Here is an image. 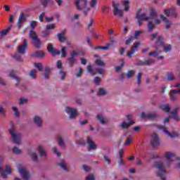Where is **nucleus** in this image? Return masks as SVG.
<instances>
[{
	"mask_svg": "<svg viewBox=\"0 0 180 180\" xmlns=\"http://www.w3.org/2000/svg\"><path fill=\"white\" fill-rule=\"evenodd\" d=\"M129 5H130V0H123L120 4H115V2H112V6L114 8L113 13L115 16L122 18L124 11L127 12V11H129V9L130 8Z\"/></svg>",
	"mask_w": 180,
	"mask_h": 180,
	"instance_id": "nucleus-1",
	"label": "nucleus"
},
{
	"mask_svg": "<svg viewBox=\"0 0 180 180\" xmlns=\"http://www.w3.org/2000/svg\"><path fill=\"white\" fill-rule=\"evenodd\" d=\"M157 18V11L154 8L150 9V17L146 15L145 13L139 14V13L136 14V19L138 20L139 26H141V20H150V19H156Z\"/></svg>",
	"mask_w": 180,
	"mask_h": 180,
	"instance_id": "nucleus-2",
	"label": "nucleus"
},
{
	"mask_svg": "<svg viewBox=\"0 0 180 180\" xmlns=\"http://www.w3.org/2000/svg\"><path fill=\"white\" fill-rule=\"evenodd\" d=\"M154 167L158 169V176H160L162 180H165V174H167V171L165 170V166H164L162 160L155 161L154 162Z\"/></svg>",
	"mask_w": 180,
	"mask_h": 180,
	"instance_id": "nucleus-3",
	"label": "nucleus"
},
{
	"mask_svg": "<svg viewBox=\"0 0 180 180\" xmlns=\"http://www.w3.org/2000/svg\"><path fill=\"white\" fill-rule=\"evenodd\" d=\"M164 158L166 160V167H170L172 165L173 162L176 161L178 157H176V154L174 152L167 151L163 155Z\"/></svg>",
	"mask_w": 180,
	"mask_h": 180,
	"instance_id": "nucleus-4",
	"label": "nucleus"
},
{
	"mask_svg": "<svg viewBox=\"0 0 180 180\" xmlns=\"http://www.w3.org/2000/svg\"><path fill=\"white\" fill-rule=\"evenodd\" d=\"M75 6L78 11H83L84 13L89 11L91 8L88 7V0H75Z\"/></svg>",
	"mask_w": 180,
	"mask_h": 180,
	"instance_id": "nucleus-5",
	"label": "nucleus"
},
{
	"mask_svg": "<svg viewBox=\"0 0 180 180\" xmlns=\"http://www.w3.org/2000/svg\"><path fill=\"white\" fill-rule=\"evenodd\" d=\"M10 134H11V139L13 143L15 144H20V139L22 138V135L15 130V127L13 124H11V128L9 129Z\"/></svg>",
	"mask_w": 180,
	"mask_h": 180,
	"instance_id": "nucleus-6",
	"label": "nucleus"
},
{
	"mask_svg": "<svg viewBox=\"0 0 180 180\" xmlns=\"http://www.w3.org/2000/svg\"><path fill=\"white\" fill-rule=\"evenodd\" d=\"M150 39L152 41H154L155 40V46H157V48L161 47V46H164V38H162V37H161L157 32L151 34L150 36Z\"/></svg>",
	"mask_w": 180,
	"mask_h": 180,
	"instance_id": "nucleus-7",
	"label": "nucleus"
},
{
	"mask_svg": "<svg viewBox=\"0 0 180 180\" xmlns=\"http://www.w3.org/2000/svg\"><path fill=\"white\" fill-rule=\"evenodd\" d=\"M18 171L24 180H29L30 179V173H29V171L25 167V166L20 165L18 167Z\"/></svg>",
	"mask_w": 180,
	"mask_h": 180,
	"instance_id": "nucleus-8",
	"label": "nucleus"
},
{
	"mask_svg": "<svg viewBox=\"0 0 180 180\" xmlns=\"http://www.w3.org/2000/svg\"><path fill=\"white\" fill-rule=\"evenodd\" d=\"M65 112L68 114L70 119H75L77 116H79L78 110L76 108L71 107H66L65 108Z\"/></svg>",
	"mask_w": 180,
	"mask_h": 180,
	"instance_id": "nucleus-9",
	"label": "nucleus"
},
{
	"mask_svg": "<svg viewBox=\"0 0 180 180\" xmlns=\"http://www.w3.org/2000/svg\"><path fill=\"white\" fill-rule=\"evenodd\" d=\"M150 143L153 147H157L160 144V136L157 133L152 134L150 136Z\"/></svg>",
	"mask_w": 180,
	"mask_h": 180,
	"instance_id": "nucleus-10",
	"label": "nucleus"
},
{
	"mask_svg": "<svg viewBox=\"0 0 180 180\" xmlns=\"http://www.w3.org/2000/svg\"><path fill=\"white\" fill-rule=\"evenodd\" d=\"M30 39H32L33 40L36 47L37 49H40V44H41V42L40 41V39L37 37V34L33 30H31L29 34Z\"/></svg>",
	"mask_w": 180,
	"mask_h": 180,
	"instance_id": "nucleus-11",
	"label": "nucleus"
},
{
	"mask_svg": "<svg viewBox=\"0 0 180 180\" xmlns=\"http://www.w3.org/2000/svg\"><path fill=\"white\" fill-rule=\"evenodd\" d=\"M156 127L158 129H160V130H162V131H164V133H165L166 136H168L169 137H171L172 139H175V137H179V134H178L177 132L173 131V132L170 133L169 131H168V130H167L165 129V127H164L161 125H156Z\"/></svg>",
	"mask_w": 180,
	"mask_h": 180,
	"instance_id": "nucleus-12",
	"label": "nucleus"
},
{
	"mask_svg": "<svg viewBox=\"0 0 180 180\" xmlns=\"http://www.w3.org/2000/svg\"><path fill=\"white\" fill-rule=\"evenodd\" d=\"M86 143L88 144V150L89 151H95V150H96V148H98V146L94 141V140L91 138V136L87 137Z\"/></svg>",
	"mask_w": 180,
	"mask_h": 180,
	"instance_id": "nucleus-13",
	"label": "nucleus"
},
{
	"mask_svg": "<svg viewBox=\"0 0 180 180\" xmlns=\"http://www.w3.org/2000/svg\"><path fill=\"white\" fill-rule=\"evenodd\" d=\"M77 56H78V52L76 51H73L72 53H70V57L68 58V61L70 67H72V65L77 64V60L75 59Z\"/></svg>",
	"mask_w": 180,
	"mask_h": 180,
	"instance_id": "nucleus-14",
	"label": "nucleus"
},
{
	"mask_svg": "<svg viewBox=\"0 0 180 180\" xmlns=\"http://www.w3.org/2000/svg\"><path fill=\"white\" fill-rule=\"evenodd\" d=\"M140 42H136L134 44V45L131 48V50H129L127 53V57H128V58H131L133 54H134V53H136V51H137V49L140 47Z\"/></svg>",
	"mask_w": 180,
	"mask_h": 180,
	"instance_id": "nucleus-15",
	"label": "nucleus"
},
{
	"mask_svg": "<svg viewBox=\"0 0 180 180\" xmlns=\"http://www.w3.org/2000/svg\"><path fill=\"white\" fill-rule=\"evenodd\" d=\"M57 139V143H58V146H59V147H60V148H65V139L64 136L61 135V134H58L56 136Z\"/></svg>",
	"mask_w": 180,
	"mask_h": 180,
	"instance_id": "nucleus-16",
	"label": "nucleus"
},
{
	"mask_svg": "<svg viewBox=\"0 0 180 180\" xmlns=\"http://www.w3.org/2000/svg\"><path fill=\"white\" fill-rule=\"evenodd\" d=\"M11 174H12V168L11 166L7 165L6 166L5 171L1 172V176L4 179H6V178H8V175H11Z\"/></svg>",
	"mask_w": 180,
	"mask_h": 180,
	"instance_id": "nucleus-17",
	"label": "nucleus"
},
{
	"mask_svg": "<svg viewBox=\"0 0 180 180\" xmlns=\"http://www.w3.org/2000/svg\"><path fill=\"white\" fill-rule=\"evenodd\" d=\"M161 46H158L157 48V45L155 46V50L149 53V56H153V57H156L157 58H159V59H162L164 58L163 56H160V54H161V50H160V48Z\"/></svg>",
	"mask_w": 180,
	"mask_h": 180,
	"instance_id": "nucleus-18",
	"label": "nucleus"
},
{
	"mask_svg": "<svg viewBox=\"0 0 180 180\" xmlns=\"http://www.w3.org/2000/svg\"><path fill=\"white\" fill-rule=\"evenodd\" d=\"M179 110V106H176L174 109L170 112V116L174 120L179 122V116H178V111Z\"/></svg>",
	"mask_w": 180,
	"mask_h": 180,
	"instance_id": "nucleus-19",
	"label": "nucleus"
},
{
	"mask_svg": "<svg viewBox=\"0 0 180 180\" xmlns=\"http://www.w3.org/2000/svg\"><path fill=\"white\" fill-rule=\"evenodd\" d=\"M27 40L24 39L23 44L18 46V51L20 54H25L26 49H27Z\"/></svg>",
	"mask_w": 180,
	"mask_h": 180,
	"instance_id": "nucleus-20",
	"label": "nucleus"
},
{
	"mask_svg": "<svg viewBox=\"0 0 180 180\" xmlns=\"http://www.w3.org/2000/svg\"><path fill=\"white\" fill-rule=\"evenodd\" d=\"M47 49L48 51H49V53H51V54H53V56H58L61 54V52L60 51L54 49L53 44H49Z\"/></svg>",
	"mask_w": 180,
	"mask_h": 180,
	"instance_id": "nucleus-21",
	"label": "nucleus"
},
{
	"mask_svg": "<svg viewBox=\"0 0 180 180\" xmlns=\"http://www.w3.org/2000/svg\"><path fill=\"white\" fill-rule=\"evenodd\" d=\"M28 155H30V158L33 162H39V155H37V152H36V150H31L28 153Z\"/></svg>",
	"mask_w": 180,
	"mask_h": 180,
	"instance_id": "nucleus-22",
	"label": "nucleus"
},
{
	"mask_svg": "<svg viewBox=\"0 0 180 180\" xmlns=\"http://www.w3.org/2000/svg\"><path fill=\"white\" fill-rule=\"evenodd\" d=\"M33 122L37 127H41L43 126V120L41 118L40 116H34L33 117Z\"/></svg>",
	"mask_w": 180,
	"mask_h": 180,
	"instance_id": "nucleus-23",
	"label": "nucleus"
},
{
	"mask_svg": "<svg viewBox=\"0 0 180 180\" xmlns=\"http://www.w3.org/2000/svg\"><path fill=\"white\" fill-rule=\"evenodd\" d=\"M25 21H26V16L22 13H20L18 18V22L17 24L18 29H20V27H22V25H23V23H25Z\"/></svg>",
	"mask_w": 180,
	"mask_h": 180,
	"instance_id": "nucleus-24",
	"label": "nucleus"
},
{
	"mask_svg": "<svg viewBox=\"0 0 180 180\" xmlns=\"http://www.w3.org/2000/svg\"><path fill=\"white\" fill-rule=\"evenodd\" d=\"M37 150L40 157H42L44 158L47 157V150H46L44 147L39 146H38Z\"/></svg>",
	"mask_w": 180,
	"mask_h": 180,
	"instance_id": "nucleus-25",
	"label": "nucleus"
},
{
	"mask_svg": "<svg viewBox=\"0 0 180 180\" xmlns=\"http://www.w3.org/2000/svg\"><path fill=\"white\" fill-rule=\"evenodd\" d=\"M141 116L143 119H155L157 117V114L155 113H149V114H146L145 112H141Z\"/></svg>",
	"mask_w": 180,
	"mask_h": 180,
	"instance_id": "nucleus-26",
	"label": "nucleus"
},
{
	"mask_svg": "<svg viewBox=\"0 0 180 180\" xmlns=\"http://www.w3.org/2000/svg\"><path fill=\"white\" fill-rule=\"evenodd\" d=\"M164 13L166 16H174V18H176V13H175L174 8L165 10Z\"/></svg>",
	"mask_w": 180,
	"mask_h": 180,
	"instance_id": "nucleus-27",
	"label": "nucleus"
},
{
	"mask_svg": "<svg viewBox=\"0 0 180 180\" xmlns=\"http://www.w3.org/2000/svg\"><path fill=\"white\" fill-rule=\"evenodd\" d=\"M96 117L101 124H105L108 122V118L105 117L102 114L97 115Z\"/></svg>",
	"mask_w": 180,
	"mask_h": 180,
	"instance_id": "nucleus-28",
	"label": "nucleus"
},
{
	"mask_svg": "<svg viewBox=\"0 0 180 180\" xmlns=\"http://www.w3.org/2000/svg\"><path fill=\"white\" fill-rule=\"evenodd\" d=\"M131 124H134V122H126V121H123L122 122H121L120 124V127H122V129H129V127H130V126H131Z\"/></svg>",
	"mask_w": 180,
	"mask_h": 180,
	"instance_id": "nucleus-29",
	"label": "nucleus"
},
{
	"mask_svg": "<svg viewBox=\"0 0 180 180\" xmlns=\"http://www.w3.org/2000/svg\"><path fill=\"white\" fill-rule=\"evenodd\" d=\"M50 75H51V70H50V68L46 67L43 74L44 79H49V78H50Z\"/></svg>",
	"mask_w": 180,
	"mask_h": 180,
	"instance_id": "nucleus-30",
	"label": "nucleus"
},
{
	"mask_svg": "<svg viewBox=\"0 0 180 180\" xmlns=\"http://www.w3.org/2000/svg\"><path fill=\"white\" fill-rule=\"evenodd\" d=\"M94 57L97 58V59L95 60V63L96 65H99L100 67H105V62L99 58V56L96 54L94 55Z\"/></svg>",
	"mask_w": 180,
	"mask_h": 180,
	"instance_id": "nucleus-31",
	"label": "nucleus"
},
{
	"mask_svg": "<svg viewBox=\"0 0 180 180\" xmlns=\"http://www.w3.org/2000/svg\"><path fill=\"white\" fill-rule=\"evenodd\" d=\"M160 19H162V20H163V22L166 23V29H169V27H171V26L172 25V22L168 20V19L165 18L164 15H161Z\"/></svg>",
	"mask_w": 180,
	"mask_h": 180,
	"instance_id": "nucleus-32",
	"label": "nucleus"
},
{
	"mask_svg": "<svg viewBox=\"0 0 180 180\" xmlns=\"http://www.w3.org/2000/svg\"><path fill=\"white\" fill-rule=\"evenodd\" d=\"M59 167L63 169V171H68V166L67 165V162L64 160H61L58 163Z\"/></svg>",
	"mask_w": 180,
	"mask_h": 180,
	"instance_id": "nucleus-33",
	"label": "nucleus"
},
{
	"mask_svg": "<svg viewBox=\"0 0 180 180\" xmlns=\"http://www.w3.org/2000/svg\"><path fill=\"white\" fill-rule=\"evenodd\" d=\"M41 4L44 6V8H47L49 5H53V0H40Z\"/></svg>",
	"mask_w": 180,
	"mask_h": 180,
	"instance_id": "nucleus-34",
	"label": "nucleus"
},
{
	"mask_svg": "<svg viewBox=\"0 0 180 180\" xmlns=\"http://www.w3.org/2000/svg\"><path fill=\"white\" fill-rule=\"evenodd\" d=\"M161 47L163 48V51L165 53H169V51L172 50V46H171V44H164V42L163 46H161Z\"/></svg>",
	"mask_w": 180,
	"mask_h": 180,
	"instance_id": "nucleus-35",
	"label": "nucleus"
},
{
	"mask_svg": "<svg viewBox=\"0 0 180 180\" xmlns=\"http://www.w3.org/2000/svg\"><path fill=\"white\" fill-rule=\"evenodd\" d=\"M97 95L98 96H105V95H108V91H106V89L100 88L97 93Z\"/></svg>",
	"mask_w": 180,
	"mask_h": 180,
	"instance_id": "nucleus-36",
	"label": "nucleus"
},
{
	"mask_svg": "<svg viewBox=\"0 0 180 180\" xmlns=\"http://www.w3.org/2000/svg\"><path fill=\"white\" fill-rule=\"evenodd\" d=\"M37 70L36 69L31 70L30 72V77L32 79H36L37 78Z\"/></svg>",
	"mask_w": 180,
	"mask_h": 180,
	"instance_id": "nucleus-37",
	"label": "nucleus"
},
{
	"mask_svg": "<svg viewBox=\"0 0 180 180\" xmlns=\"http://www.w3.org/2000/svg\"><path fill=\"white\" fill-rule=\"evenodd\" d=\"M58 39L61 43H64V41L67 40V37L63 34V32L58 34Z\"/></svg>",
	"mask_w": 180,
	"mask_h": 180,
	"instance_id": "nucleus-38",
	"label": "nucleus"
},
{
	"mask_svg": "<svg viewBox=\"0 0 180 180\" xmlns=\"http://www.w3.org/2000/svg\"><path fill=\"white\" fill-rule=\"evenodd\" d=\"M160 108L162 109V110H163V112H166L167 113H168V112L171 110V107L169 106V104L162 105L160 106Z\"/></svg>",
	"mask_w": 180,
	"mask_h": 180,
	"instance_id": "nucleus-39",
	"label": "nucleus"
},
{
	"mask_svg": "<svg viewBox=\"0 0 180 180\" xmlns=\"http://www.w3.org/2000/svg\"><path fill=\"white\" fill-rule=\"evenodd\" d=\"M59 77L61 81H64L65 79V77H67V72H65L64 70H59Z\"/></svg>",
	"mask_w": 180,
	"mask_h": 180,
	"instance_id": "nucleus-40",
	"label": "nucleus"
},
{
	"mask_svg": "<svg viewBox=\"0 0 180 180\" xmlns=\"http://www.w3.org/2000/svg\"><path fill=\"white\" fill-rule=\"evenodd\" d=\"M13 153L19 155L22 153V150L20 148H18V146H14L12 149Z\"/></svg>",
	"mask_w": 180,
	"mask_h": 180,
	"instance_id": "nucleus-41",
	"label": "nucleus"
},
{
	"mask_svg": "<svg viewBox=\"0 0 180 180\" xmlns=\"http://www.w3.org/2000/svg\"><path fill=\"white\" fill-rule=\"evenodd\" d=\"M142 33H144V30H143L135 31L134 35L132 37H134V40H137V39H139V36H140V34H142Z\"/></svg>",
	"mask_w": 180,
	"mask_h": 180,
	"instance_id": "nucleus-42",
	"label": "nucleus"
},
{
	"mask_svg": "<svg viewBox=\"0 0 180 180\" xmlns=\"http://www.w3.org/2000/svg\"><path fill=\"white\" fill-rule=\"evenodd\" d=\"M15 75H16V72H15L14 70H11L8 75L9 77H11V78H15V79H16V81L19 82V81H20V79H19V77H15Z\"/></svg>",
	"mask_w": 180,
	"mask_h": 180,
	"instance_id": "nucleus-43",
	"label": "nucleus"
},
{
	"mask_svg": "<svg viewBox=\"0 0 180 180\" xmlns=\"http://www.w3.org/2000/svg\"><path fill=\"white\" fill-rule=\"evenodd\" d=\"M121 65L120 66L115 67V72H119L122 68H123V66L124 65V60L121 59Z\"/></svg>",
	"mask_w": 180,
	"mask_h": 180,
	"instance_id": "nucleus-44",
	"label": "nucleus"
},
{
	"mask_svg": "<svg viewBox=\"0 0 180 180\" xmlns=\"http://www.w3.org/2000/svg\"><path fill=\"white\" fill-rule=\"evenodd\" d=\"M148 29L149 32H151L152 30H154L155 29V25L151 21H148Z\"/></svg>",
	"mask_w": 180,
	"mask_h": 180,
	"instance_id": "nucleus-45",
	"label": "nucleus"
},
{
	"mask_svg": "<svg viewBox=\"0 0 180 180\" xmlns=\"http://www.w3.org/2000/svg\"><path fill=\"white\" fill-rule=\"evenodd\" d=\"M29 102V100L27 98L22 97L19 100V105H26Z\"/></svg>",
	"mask_w": 180,
	"mask_h": 180,
	"instance_id": "nucleus-46",
	"label": "nucleus"
},
{
	"mask_svg": "<svg viewBox=\"0 0 180 180\" xmlns=\"http://www.w3.org/2000/svg\"><path fill=\"white\" fill-rule=\"evenodd\" d=\"M75 143L79 146H85V144H86V142H85V140H84V139H77L75 141Z\"/></svg>",
	"mask_w": 180,
	"mask_h": 180,
	"instance_id": "nucleus-47",
	"label": "nucleus"
},
{
	"mask_svg": "<svg viewBox=\"0 0 180 180\" xmlns=\"http://www.w3.org/2000/svg\"><path fill=\"white\" fill-rule=\"evenodd\" d=\"M61 57L65 58L67 57V46H63L61 49Z\"/></svg>",
	"mask_w": 180,
	"mask_h": 180,
	"instance_id": "nucleus-48",
	"label": "nucleus"
},
{
	"mask_svg": "<svg viewBox=\"0 0 180 180\" xmlns=\"http://www.w3.org/2000/svg\"><path fill=\"white\" fill-rule=\"evenodd\" d=\"M136 74V71L134 70H129L127 72V78H131L134 76V75Z\"/></svg>",
	"mask_w": 180,
	"mask_h": 180,
	"instance_id": "nucleus-49",
	"label": "nucleus"
},
{
	"mask_svg": "<svg viewBox=\"0 0 180 180\" xmlns=\"http://www.w3.org/2000/svg\"><path fill=\"white\" fill-rule=\"evenodd\" d=\"M12 29V25H10L7 29L4 30L3 31L1 32V36H6V34H8V32H9V30Z\"/></svg>",
	"mask_w": 180,
	"mask_h": 180,
	"instance_id": "nucleus-50",
	"label": "nucleus"
},
{
	"mask_svg": "<svg viewBox=\"0 0 180 180\" xmlns=\"http://www.w3.org/2000/svg\"><path fill=\"white\" fill-rule=\"evenodd\" d=\"M52 151L53 153H54L56 154V155H57V157H61V153L60 151H58V149L57 148V147H53L52 148Z\"/></svg>",
	"mask_w": 180,
	"mask_h": 180,
	"instance_id": "nucleus-51",
	"label": "nucleus"
},
{
	"mask_svg": "<svg viewBox=\"0 0 180 180\" xmlns=\"http://www.w3.org/2000/svg\"><path fill=\"white\" fill-rule=\"evenodd\" d=\"M79 19V14L75 13L71 18H70V22H74V20H78Z\"/></svg>",
	"mask_w": 180,
	"mask_h": 180,
	"instance_id": "nucleus-52",
	"label": "nucleus"
},
{
	"mask_svg": "<svg viewBox=\"0 0 180 180\" xmlns=\"http://www.w3.org/2000/svg\"><path fill=\"white\" fill-rule=\"evenodd\" d=\"M155 63V60L154 59L149 58L146 60H145L146 65H151V64H154Z\"/></svg>",
	"mask_w": 180,
	"mask_h": 180,
	"instance_id": "nucleus-53",
	"label": "nucleus"
},
{
	"mask_svg": "<svg viewBox=\"0 0 180 180\" xmlns=\"http://www.w3.org/2000/svg\"><path fill=\"white\" fill-rule=\"evenodd\" d=\"M13 58L17 60V61H23V59H22V56H20V53H15L13 56Z\"/></svg>",
	"mask_w": 180,
	"mask_h": 180,
	"instance_id": "nucleus-54",
	"label": "nucleus"
},
{
	"mask_svg": "<svg viewBox=\"0 0 180 180\" xmlns=\"http://www.w3.org/2000/svg\"><path fill=\"white\" fill-rule=\"evenodd\" d=\"M35 68H37L39 71H43V64L41 63H34Z\"/></svg>",
	"mask_w": 180,
	"mask_h": 180,
	"instance_id": "nucleus-55",
	"label": "nucleus"
},
{
	"mask_svg": "<svg viewBox=\"0 0 180 180\" xmlns=\"http://www.w3.org/2000/svg\"><path fill=\"white\" fill-rule=\"evenodd\" d=\"M35 56L39 58L44 57V52L43 51H38L35 53Z\"/></svg>",
	"mask_w": 180,
	"mask_h": 180,
	"instance_id": "nucleus-56",
	"label": "nucleus"
},
{
	"mask_svg": "<svg viewBox=\"0 0 180 180\" xmlns=\"http://www.w3.org/2000/svg\"><path fill=\"white\" fill-rule=\"evenodd\" d=\"M143 75V73L139 72L137 75V84L138 85H141V76Z\"/></svg>",
	"mask_w": 180,
	"mask_h": 180,
	"instance_id": "nucleus-57",
	"label": "nucleus"
},
{
	"mask_svg": "<svg viewBox=\"0 0 180 180\" xmlns=\"http://www.w3.org/2000/svg\"><path fill=\"white\" fill-rule=\"evenodd\" d=\"M87 71L91 74V75H95V72L92 70V66L87 65Z\"/></svg>",
	"mask_w": 180,
	"mask_h": 180,
	"instance_id": "nucleus-58",
	"label": "nucleus"
},
{
	"mask_svg": "<svg viewBox=\"0 0 180 180\" xmlns=\"http://www.w3.org/2000/svg\"><path fill=\"white\" fill-rule=\"evenodd\" d=\"M56 67H57V68H58V70H60V71H61V70H64V69H63V62H61V60H58Z\"/></svg>",
	"mask_w": 180,
	"mask_h": 180,
	"instance_id": "nucleus-59",
	"label": "nucleus"
},
{
	"mask_svg": "<svg viewBox=\"0 0 180 180\" xmlns=\"http://www.w3.org/2000/svg\"><path fill=\"white\" fill-rule=\"evenodd\" d=\"M94 81L96 85H100L101 84V77H94Z\"/></svg>",
	"mask_w": 180,
	"mask_h": 180,
	"instance_id": "nucleus-60",
	"label": "nucleus"
},
{
	"mask_svg": "<svg viewBox=\"0 0 180 180\" xmlns=\"http://www.w3.org/2000/svg\"><path fill=\"white\" fill-rule=\"evenodd\" d=\"M13 110L14 112V115L16 117H18V116H19V110H18V108L16 107H13Z\"/></svg>",
	"mask_w": 180,
	"mask_h": 180,
	"instance_id": "nucleus-61",
	"label": "nucleus"
},
{
	"mask_svg": "<svg viewBox=\"0 0 180 180\" xmlns=\"http://www.w3.org/2000/svg\"><path fill=\"white\" fill-rule=\"evenodd\" d=\"M133 141L131 137H129L124 143V146H130V143Z\"/></svg>",
	"mask_w": 180,
	"mask_h": 180,
	"instance_id": "nucleus-62",
	"label": "nucleus"
},
{
	"mask_svg": "<svg viewBox=\"0 0 180 180\" xmlns=\"http://www.w3.org/2000/svg\"><path fill=\"white\" fill-rule=\"evenodd\" d=\"M82 168L86 172H89V171H91V167H89V166H87L86 165H84L82 166Z\"/></svg>",
	"mask_w": 180,
	"mask_h": 180,
	"instance_id": "nucleus-63",
	"label": "nucleus"
},
{
	"mask_svg": "<svg viewBox=\"0 0 180 180\" xmlns=\"http://www.w3.org/2000/svg\"><path fill=\"white\" fill-rule=\"evenodd\" d=\"M86 180H95V176L92 174H90L86 178Z\"/></svg>",
	"mask_w": 180,
	"mask_h": 180,
	"instance_id": "nucleus-64",
	"label": "nucleus"
}]
</instances>
